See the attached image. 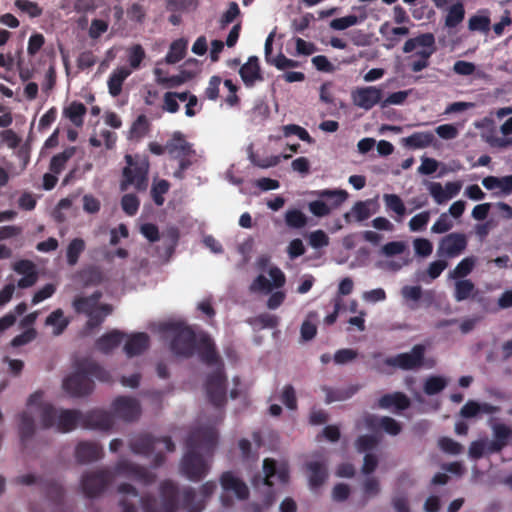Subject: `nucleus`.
<instances>
[{
	"mask_svg": "<svg viewBox=\"0 0 512 512\" xmlns=\"http://www.w3.org/2000/svg\"><path fill=\"white\" fill-rule=\"evenodd\" d=\"M126 15L129 21L136 24H143L146 20L147 9L140 3H132L126 9Z\"/></svg>",
	"mask_w": 512,
	"mask_h": 512,
	"instance_id": "de8ad7c7",
	"label": "nucleus"
},
{
	"mask_svg": "<svg viewBox=\"0 0 512 512\" xmlns=\"http://www.w3.org/2000/svg\"><path fill=\"white\" fill-rule=\"evenodd\" d=\"M281 402L290 410L297 409V398L295 389L292 385L288 384L284 386L281 394Z\"/></svg>",
	"mask_w": 512,
	"mask_h": 512,
	"instance_id": "0e129e2a",
	"label": "nucleus"
},
{
	"mask_svg": "<svg viewBox=\"0 0 512 512\" xmlns=\"http://www.w3.org/2000/svg\"><path fill=\"white\" fill-rule=\"evenodd\" d=\"M40 419L43 428L55 427L58 432L62 433L74 430L79 424L82 426V413L80 411L73 409L57 410L50 404L43 406Z\"/></svg>",
	"mask_w": 512,
	"mask_h": 512,
	"instance_id": "39448f33",
	"label": "nucleus"
},
{
	"mask_svg": "<svg viewBox=\"0 0 512 512\" xmlns=\"http://www.w3.org/2000/svg\"><path fill=\"white\" fill-rule=\"evenodd\" d=\"M101 298V291H95L87 297H76L73 300V308L77 313L91 314V312L96 311Z\"/></svg>",
	"mask_w": 512,
	"mask_h": 512,
	"instance_id": "c756f323",
	"label": "nucleus"
},
{
	"mask_svg": "<svg viewBox=\"0 0 512 512\" xmlns=\"http://www.w3.org/2000/svg\"><path fill=\"white\" fill-rule=\"evenodd\" d=\"M187 50V41L183 38L175 40L170 45L169 51L166 54L165 61L168 64H176L181 61Z\"/></svg>",
	"mask_w": 512,
	"mask_h": 512,
	"instance_id": "c9c22d12",
	"label": "nucleus"
},
{
	"mask_svg": "<svg viewBox=\"0 0 512 512\" xmlns=\"http://www.w3.org/2000/svg\"><path fill=\"white\" fill-rule=\"evenodd\" d=\"M48 498L56 505L61 506L64 503V488L57 482H49L46 488Z\"/></svg>",
	"mask_w": 512,
	"mask_h": 512,
	"instance_id": "5fc2aeb1",
	"label": "nucleus"
},
{
	"mask_svg": "<svg viewBox=\"0 0 512 512\" xmlns=\"http://www.w3.org/2000/svg\"><path fill=\"white\" fill-rule=\"evenodd\" d=\"M434 139V135L431 132H414L410 136L403 138L402 144L410 149H421L430 146Z\"/></svg>",
	"mask_w": 512,
	"mask_h": 512,
	"instance_id": "2f4dec72",
	"label": "nucleus"
},
{
	"mask_svg": "<svg viewBox=\"0 0 512 512\" xmlns=\"http://www.w3.org/2000/svg\"><path fill=\"white\" fill-rule=\"evenodd\" d=\"M357 387H351L348 390L332 389L329 387H323V391L326 393V402L332 403L335 401H342L350 398L356 391Z\"/></svg>",
	"mask_w": 512,
	"mask_h": 512,
	"instance_id": "3c124183",
	"label": "nucleus"
},
{
	"mask_svg": "<svg viewBox=\"0 0 512 512\" xmlns=\"http://www.w3.org/2000/svg\"><path fill=\"white\" fill-rule=\"evenodd\" d=\"M131 74V71L125 67L115 69L109 76L107 84L111 96L117 97L122 91L124 81Z\"/></svg>",
	"mask_w": 512,
	"mask_h": 512,
	"instance_id": "7c9ffc66",
	"label": "nucleus"
},
{
	"mask_svg": "<svg viewBox=\"0 0 512 512\" xmlns=\"http://www.w3.org/2000/svg\"><path fill=\"white\" fill-rule=\"evenodd\" d=\"M179 487L172 480L159 486V501L152 495L140 497L143 512H176L179 507Z\"/></svg>",
	"mask_w": 512,
	"mask_h": 512,
	"instance_id": "20e7f679",
	"label": "nucleus"
},
{
	"mask_svg": "<svg viewBox=\"0 0 512 512\" xmlns=\"http://www.w3.org/2000/svg\"><path fill=\"white\" fill-rule=\"evenodd\" d=\"M150 344V338L145 332H137L128 336L124 345L125 354L131 358L146 351Z\"/></svg>",
	"mask_w": 512,
	"mask_h": 512,
	"instance_id": "a878e982",
	"label": "nucleus"
},
{
	"mask_svg": "<svg viewBox=\"0 0 512 512\" xmlns=\"http://www.w3.org/2000/svg\"><path fill=\"white\" fill-rule=\"evenodd\" d=\"M169 189L170 183L165 179H160L152 184L150 194L157 206H162L164 204V195L169 191Z\"/></svg>",
	"mask_w": 512,
	"mask_h": 512,
	"instance_id": "a18cd8bd",
	"label": "nucleus"
},
{
	"mask_svg": "<svg viewBox=\"0 0 512 512\" xmlns=\"http://www.w3.org/2000/svg\"><path fill=\"white\" fill-rule=\"evenodd\" d=\"M35 421L31 414L24 411L19 414V438L21 445L24 449L28 447L29 441L33 438L35 434Z\"/></svg>",
	"mask_w": 512,
	"mask_h": 512,
	"instance_id": "cd10ccee",
	"label": "nucleus"
},
{
	"mask_svg": "<svg viewBox=\"0 0 512 512\" xmlns=\"http://www.w3.org/2000/svg\"><path fill=\"white\" fill-rule=\"evenodd\" d=\"M114 424L113 416L104 410H92L85 414L82 413V427L107 431Z\"/></svg>",
	"mask_w": 512,
	"mask_h": 512,
	"instance_id": "a211bd4d",
	"label": "nucleus"
},
{
	"mask_svg": "<svg viewBox=\"0 0 512 512\" xmlns=\"http://www.w3.org/2000/svg\"><path fill=\"white\" fill-rule=\"evenodd\" d=\"M45 324L54 327V335H60L67 328L69 321L61 309H56L46 318Z\"/></svg>",
	"mask_w": 512,
	"mask_h": 512,
	"instance_id": "a19ab883",
	"label": "nucleus"
},
{
	"mask_svg": "<svg viewBox=\"0 0 512 512\" xmlns=\"http://www.w3.org/2000/svg\"><path fill=\"white\" fill-rule=\"evenodd\" d=\"M380 428L392 436L398 435L402 430L400 423L389 416L380 417Z\"/></svg>",
	"mask_w": 512,
	"mask_h": 512,
	"instance_id": "69168bd1",
	"label": "nucleus"
},
{
	"mask_svg": "<svg viewBox=\"0 0 512 512\" xmlns=\"http://www.w3.org/2000/svg\"><path fill=\"white\" fill-rule=\"evenodd\" d=\"M263 472L264 478L261 484L266 487V491L263 493L261 503L264 505V508L269 509L276 500V494L273 489L275 481L280 484L288 483L289 470L285 465L278 467L274 459L266 458L263 461Z\"/></svg>",
	"mask_w": 512,
	"mask_h": 512,
	"instance_id": "423d86ee",
	"label": "nucleus"
},
{
	"mask_svg": "<svg viewBox=\"0 0 512 512\" xmlns=\"http://www.w3.org/2000/svg\"><path fill=\"white\" fill-rule=\"evenodd\" d=\"M269 276L272 283L264 276L258 275L250 285L252 292H265L268 293L273 287L281 288L285 284V275L278 267H272L269 270Z\"/></svg>",
	"mask_w": 512,
	"mask_h": 512,
	"instance_id": "6ab92c4d",
	"label": "nucleus"
},
{
	"mask_svg": "<svg viewBox=\"0 0 512 512\" xmlns=\"http://www.w3.org/2000/svg\"><path fill=\"white\" fill-rule=\"evenodd\" d=\"M114 471L116 474L137 480L145 485L152 484L156 479L155 474L147 468L137 465L127 459L119 460L114 467Z\"/></svg>",
	"mask_w": 512,
	"mask_h": 512,
	"instance_id": "ddd939ff",
	"label": "nucleus"
},
{
	"mask_svg": "<svg viewBox=\"0 0 512 512\" xmlns=\"http://www.w3.org/2000/svg\"><path fill=\"white\" fill-rule=\"evenodd\" d=\"M382 90L375 86L357 88L352 92L354 105L364 110L372 109L381 101Z\"/></svg>",
	"mask_w": 512,
	"mask_h": 512,
	"instance_id": "f3484780",
	"label": "nucleus"
},
{
	"mask_svg": "<svg viewBox=\"0 0 512 512\" xmlns=\"http://www.w3.org/2000/svg\"><path fill=\"white\" fill-rule=\"evenodd\" d=\"M125 336L126 334L119 330H112L99 337L96 340L95 346L99 351L107 354L119 346Z\"/></svg>",
	"mask_w": 512,
	"mask_h": 512,
	"instance_id": "c85d7f7f",
	"label": "nucleus"
},
{
	"mask_svg": "<svg viewBox=\"0 0 512 512\" xmlns=\"http://www.w3.org/2000/svg\"><path fill=\"white\" fill-rule=\"evenodd\" d=\"M196 351L200 360L209 366H223L216 351L212 339L207 334H202L196 344Z\"/></svg>",
	"mask_w": 512,
	"mask_h": 512,
	"instance_id": "aec40b11",
	"label": "nucleus"
},
{
	"mask_svg": "<svg viewBox=\"0 0 512 512\" xmlns=\"http://www.w3.org/2000/svg\"><path fill=\"white\" fill-rule=\"evenodd\" d=\"M220 483L225 491L234 492L239 500H247L249 497V489L246 483L236 477L232 472L227 471L221 475Z\"/></svg>",
	"mask_w": 512,
	"mask_h": 512,
	"instance_id": "b1692460",
	"label": "nucleus"
},
{
	"mask_svg": "<svg viewBox=\"0 0 512 512\" xmlns=\"http://www.w3.org/2000/svg\"><path fill=\"white\" fill-rule=\"evenodd\" d=\"M124 159L126 166L122 170L120 190L126 191L132 186L139 192L146 191L148 188V174L150 168L148 158L140 154H126Z\"/></svg>",
	"mask_w": 512,
	"mask_h": 512,
	"instance_id": "7ed1b4c3",
	"label": "nucleus"
},
{
	"mask_svg": "<svg viewBox=\"0 0 512 512\" xmlns=\"http://www.w3.org/2000/svg\"><path fill=\"white\" fill-rule=\"evenodd\" d=\"M383 200L386 208L393 211L399 217H403L406 214V207L400 196L397 194H384Z\"/></svg>",
	"mask_w": 512,
	"mask_h": 512,
	"instance_id": "09e8293b",
	"label": "nucleus"
},
{
	"mask_svg": "<svg viewBox=\"0 0 512 512\" xmlns=\"http://www.w3.org/2000/svg\"><path fill=\"white\" fill-rule=\"evenodd\" d=\"M239 74L246 87H253L257 81H262L258 57L250 56L248 61L240 67Z\"/></svg>",
	"mask_w": 512,
	"mask_h": 512,
	"instance_id": "393cba45",
	"label": "nucleus"
},
{
	"mask_svg": "<svg viewBox=\"0 0 512 512\" xmlns=\"http://www.w3.org/2000/svg\"><path fill=\"white\" fill-rule=\"evenodd\" d=\"M112 409L116 417L133 422L141 415V406L137 399L129 396H119L112 403Z\"/></svg>",
	"mask_w": 512,
	"mask_h": 512,
	"instance_id": "4468645a",
	"label": "nucleus"
},
{
	"mask_svg": "<svg viewBox=\"0 0 512 512\" xmlns=\"http://www.w3.org/2000/svg\"><path fill=\"white\" fill-rule=\"evenodd\" d=\"M86 112V106L78 101H73L63 110L64 116L68 118L75 126H81L83 124V117Z\"/></svg>",
	"mask_w": 512,
	"mask_h": 512,
	"instance_id": "f704fd0d",
	"label": "nucleus"
},
{
	"mask_svg": "<svg viewBox=\"0 0 512 512\" xmlns=\"http://www.w3.org/2000/svg\"><path fill=\"white\" fill-rule=\"evenodd\" d=\"M113 480L108 469H98L82 475L80 486L87 498H95L103 493Z\"/></svg>",
	"mask_w": 512,
	"mask_h": 512,
	"instance_id": "1a4fd4ad",
	"label": "nucleus"
},
{
	"mask_svg": "<svg viewBox=\"0 0 512 512\" xmlns=\"http://www.w3.org/2000/svg\"><path fill=\"white\" fill-rule=\"evenodd\" d=\"M380 442V438L377 435H361L355 441V448L358 452L371 451L377 447Z\"/></svg>",
	"mask_w": 512,
	"mask_h": 512,
	"instance_id": "603ef678",
	"label": "nucleus"
},
{
	"mask_svg": "<svg viewBox=\"0 0 512 512\" xmlns=\"http://www.w3.org/2000/svg\"><path fill=\"white\" fill-rule=\"evenodd\" d=\"M14 5L22 12L27 13L31 18H36L42 15L43 9L38 3L30 0H16Z\"/></svg>",
	"mask_w": 512,
	"mask_h": 512,
	"instance_id": "6e6d98bb",
	"label": "nucleus"
},
{
	"mask_svg": "<svg viewBox=\"0 0 512 512\" xmlns=\"http://www.w3.org/2000/svg\"><path fill=\"white\" fill-rule=\"evenodd\" d=\"M92 377L101 382L112 380L109 371L92 359H82L77 362L76 370L63 380V389L72 397H84L94 390Z\"/></svg>",
	"mask_w": 512,
	"mask_h": 512,
	"instance_id": "f03ea898",
	"label": "nucleus"
},
{
	"mask_svg": "<svg viewBox=\"0 0 512 512\" xmlns=\"http://www.w3.org/2000/svg\"><path fill=\"white\" fill-rule=\"evenodd\" d=\"M475 291L474 283L469 279H461L455 283L454 298L461 302L468 299Z\"/></svg>",
	"mask_w": 512,
	"mask_h": 512,
	"instance_id": "37998d69",
	"label": "nucleus"
},
{
	"mask_svg": "<svg viewBox=\"0 0 512 512\" xmlns=\"http://www.w3.org/2000/svg\"><path fill=\"white\" fill-rule=\"evenodd\" d=\"M84 286H96L103 282L104 274L97 266H89L80 272Z\"/></svg>",
	"mask_w": 512,
	"mask_h": 512,
	"instance_id": "ea45409f",
	"label": "nucleus"
},
{
	"mask_svg": "<svg viewBox=\"0 0 512 512\" xmlns=\"http://www.w3.org/2000/svg\"><path fill=\"white\" fill-rule=\"evenodd\" d=\"M475 266V258L474 257H466L462 259L457 266L450 272L451 278H464L468 276Z\"/></svg>",
	"mask_w": 512,
	"mask_h": 512,
	"instance_id": "8fccbe9b",
	"label": "nucleus"
},
{
	"mask_svg": "<svg viewBox=\"0 0 512 512\" xmlns=\"http://www.w3.org/2000/svg\"><path fill=\"white\" fill-rule=\"evenodd\" d=\"M438 446L443 452L451 455H458L463 450V446L460 443L449 437H441L438 440Z\"/></svg>",
	"mask_w": 512,
	"mask_h": 512,
	"instance_id": "052dcab7",
	"label": "nucleus"
},
{
	"mask_svg": "<svg viewBox=\"0 0 512 512\" xmlns=\"http://www.w3.org/2000/svg\"><path fill=\"white\" fill-rule=\"evenodd\" d=\"M311 194L330 201V205L322 200H316L309 203V211L316 217L328 216L332 209L341 206L348 198L347 191L342 189H322L313 191Z\"/></svg>",
	"mask_w": 512,
	"mask_h": 512,
	"instance_id": "6e6552de",
	"label": "nucleus"
},
{
	"mask_svg": "<svg viewBox=\"0 0 512 512\" xmlns=\"http://www.w3.org/2000/svg\"><path fill=\"white\" fill-rule=\"evenodd\" d=\"M379 406L385 409L394 406L398 410H405L410 406V400L404 393L395 392L383 395L379 399Z\"/></svg>",
	"mask_w": 512,
	"mask_h": 512,
	"instance_id": "473e14b6",
	"label": "nucleus"
},
{
	"mask_svg": "<svg viewBox=\"0 0 512 512\" xmlns=\"http://www.w3.org/2000/svg\"><path fill=\"white\" fill-rule=\"evenodd\" d=\"M167 153L173 158L190 156L194 153L192 145L186 141L185 136L180 131H175L172 137L166 142Z\"/></svg>",
	"mask_w": 512,
	"mask_h": 512,
	"instance_id": "5701e85b",
	"label": "nucleus"
},
{
	"mask_svg": "<svg viewBox=\"0 0 512 512\" xmlns=\"http://www.w3.org/2000/svg\"><path fill=\"white\" fill-rule=\"evenodd\" d=\"M226 384L227 378L223 366H219L215 371L207 375L205 381V391L209 402L221 408L226 404Z\"/></svg>",
	"mask_w": 512,
	"mask_h": 512,
	"instance_id": "9d476101",
	"label": "nucleus"
},
{
	"mask_svg": "<svg viewBox=\"0 0 512 512\" xmlns=\"http://www.w3.org/2000/svg\"><path fill=\"white\" fill-rule=\"evenodd\" d=\"M465 17V9L462 3L453 4L445 17V26L448 28H455L458 26Z\"/></svg>",
	"mask_w": 512,
	"mask_h": 512,
	"instance_id": "79ce46f5",
	"label": "nucleus"
},
{
	"mask_svg": "<svg viewBox=\"0 0 512 512\" xmlns=\"http://www.w3.org/2000/svg\"><path fill=\"white\" fill-rule=\"evenodd\" d=\"M447 385L446 380L441 376H430L424 383V392L427 395L440 393Z\"/></svg>",
	"mask_w": 512,
	"mask_h": 512,
	"instance_id": "864d4df0",
	"label": "nucleus"
},
{
	"mask_svg": "<svg viewBox=\"0 0 512 512\" xmlns=\"http://www.w3.org/2000/svg\"><path fill=\"white\" fill-rule=\"evenodd\" d=\"M359 23V18L356 15H347L340 18H335L330 22V27L334 30H345L351 26Z\"/></svg>",
	"mask_w": 512,
	"mask_h": 512,
	"instance_id": "e2e57ef3",
	"label": "nucleus"
},
{
	"mask_svg": "<svg viewBox=\"0 0 512 512\" xmlns=\"http://www.w3.org/2000/svg\"><path fill=\"white\" fill-rule=\"evenodd\" d=\"M425 356V346L416 344L412 347L410 352L400 353L393 357H388L384 360L385 365L402 370H414L423 365Z\"/></svg>",
	"mask_w": 512,
	"mask_h": 512,
	"instance_id": "f8f14e48",
	"label": "nucleus"
},
{
	"mask_svg": "<svg viewBox=\"0 0 512 512\" xmlns=\"http://www.w3.org/2000/svg\"><path fill=\"white\" fill-rule=\"evenodd\" d=\"M103 455L102 448L95 442L81 441L75 448V458L80 464L99 460Z\"/></svg>",
	"mask_w": 512,
	"mask_h": 512,
	"instance_id": "4be33fe9",
	"label": "nucleus"
},
{
	"mask_svg": "<svg viewBox=\"0 0 512 512\" xmlns=\"http://www.w3.org/2000/svg\"><path fill=\"white\" fill-rule=\"evenodd\" d=\"M86 248L85 241L82 238H74L70 241L66 250V259L69 266H75L80 255Z\"/></svg>",
	"mask_w": 512,
	"mask_h": 512,
	"instance_id": "e433bc0d",
	"label": "nucleus"
},
{
	"mask_svg": "<svg viewBox=\"0 0 512 512\" xmlns=\"http://www.w3.org/2000/svg\"><path fill=\"white\" fill-rule=\"evenodd\" d=\"M418 47H422L423 49L416 54L421 60L429 61V58L436 51L434 35L432 33H423L408 39L403 46V52L410 53Z\"/></svg>",
	"mask_w": 512,
	"mask_h": 512,
	"instance_id": "2eb2a0df",
	"label": "nucleus"
},
{
	"mask_svg": "<svg viewBox=\"0 0 512 512\" xmlns=\"http://www.w3.org/2000/svg\"><path fill=\"white\" fill-rule=\"evenodd\" d=\"M380 483L379 480L375 477H367L362 483V491L364 494V499L361 503L362 506H365L368 499L377 496L380 493Z\"/></svg>",
	"mask_w": 512,
	"mask_h": 512,
	"instance_id": "49530a36",
	"label": "nucleus"
},
{
	"mask_svg": "<svg viewBox=\"0 0 512 512\" xmlns=\"http://www.w3.org/2000/svg\"><path fill=\"white\" fill-rule=\"evenodd\" d=\"M430 219V212L423 211L415 216H413L409 221V228L413 232L423 230L428 224Z\"/></svg>",
	"mask_w": 512,
	"mask_h": 512,
	"instance_id": "338daca9",
	"label": "nucleus"
},
{
	"mask_svg": "<svg viewBox=\"0 0 512 512\" xmlns=\"http://www.w3.org/2000/svg\"><path fill=\"white\" fill-rule=\"evenodd\" d=\"M159 443L164 444L165 449L168 452H173L175 450V444L171 437L163 436L156 438L148 433H142L132 438L129 446L131 451L135 454L150 456L155 451L156 445Z\"/></svg>",
	"mask_w": 512,
	"mask_h": 512,
	"instance_id": "9b49d317",
	"label": "nucleus"
},
{
	"mask_svg": "<svg viewBox=\"0 0 512 512\" xmlns=\"http://www.w3.org/2000/svg\"><path fill=\"white\" fill-rule=\"evenodd\" d=\"M285 221L292 228H302L307 223L306 216L298 209L288 210L285 214Z\"/></svg>",
	"mask_w": 512,
	"mask_h": 512,
	"instance_id": "13d9d810",
	"label": "nucleus"
},
{
	"mask_svg": "<svg viewBox=\"0 0 512 512\" xmlns=\"http://www.w3.org/2000/svg\"><path fill=\"white\" fill-rule=\"evenodd\" d=\"M150 131V123L146 115H139L129 129V139L139 141Z\"/></svg>",
	"mask_w": 512,
	"mask_h": 512,
	"instance_id": "72a5a7b5",
	"label": "nucleus"
},
{
	"mask_svg": "<svg viewBox=\"0 0 512 512\" xmlns=\"http://www.w3.org/2000/svg\"><path fill=\"white\" fill-rule=\"evenodd\" d=\"M490 18L488 16L475 15L469 19L468 27L471 31L488 32L490 29Z\"/></svg>",
	"mask_w": 512,
	"mask_h": 512,
	"instance_id": "680f3d73",
	"label": "nucleus"
},
{
	"mask_svg": "<svg viewBox=\"0 0 512 512\" xmlns=\"http://www.w3.org/2000/svg\"><path fill=\"white\" fill-rule=\"evenodd\" d=\"M75 154V148H66L63 152L54 155L51 158L49 169L54 174H60L66 166V163Z\"/></svg>",
	"mask_w": 512,
	"mask_h": 512,
	"instance_id": "4c0bfd02",
	"label": "nucleus"
},
{
	"mask_svg": "<svg viewBox=\"0 0 512 512\" xmlns=\"http://www.w3.org/2000/svg\"><path fill=\"white\" fill-rule=\"evenodd\" d=\"M218 441L217 430L213 427L193 429L185 442L186 452L180 462L182 475L198 482L209 472V465L204 455H212Z\"/></svg>",
	"mask_w": 512,
	"mask_h": 512,
	"instance_id": "f257e3e1",
	"label": "nucleus"
},
{
	"mask_svg": "<svg viewBox=\"0 0 512 512\" xmlns=\"http://www.w3.org/2000/svg\"><path fill=\"white\" fill-rule=\"evenodd\" d=\"M482 185L490 191L498 189L499 191L494 193L496 196H508L512 193V175L503 177L487 176L483 178Z\"/></svg>",
	"mask_w": 512,
	"mask_h": 512,
	"instance_id": "bb28decb",
	"label": "nucleus"
},
{
	"mask_svg": "<svg viewBox=\"0 0 512 512\" xmlns=\"http://www.w3.org/2000/svg\"><path fill=\"white\" fill-rule=\"evenodd\" d=\"M166 330L173 333L170 349L175 355L185 358L194 355L198 339L190 327L183 326L181 323H169L166 325Z\"/></svg>",
	"mask_w": 512,
	"mask_h": 512,
	"instance_id": "0eeeda50",
	"label": "nucleus"
},
{
	"mask_svg": "<svg viewBox=\"0 0 512 512\" xmlns=\"http://www.w3.org/2000/svg\"><path fill=\"white\" fill-rule=\"evenodd\" d=\"M121 206L128 216H134L139 209L140 201L135 194L128 193L123 195L121 199Z\"/></svg>",
	"mask_w": 512,
	"mask_h": 512,
	"instance_id": "4d7b16f0",
	"label": "nucleus"
},
{
	"mask_svg": "<svg viewBox=\"0 0 512 512\" xmlns=\"http://www.w3.org/2000/svg\"><path fill=\"white\" fill-rule=\"evenodd\" d=\"M283 133L285 137L296 135L300 140L311 143L312 137L306 129L296 124H288L283 126Z\"/></svg>",
	"mask_w": 512,
	"mask_h": 512,
	"instance_id": "bf43d9fd",
	"label": "nucleus"
},
{
	"mask_svg": "<svg viewBox=\"0 0 512 512\" xmlns=\"http://www.w3.org/2000/svg\"><path fill=\"white\" fill-rule=\"evenodd\" d=\"M494 438L500 443L507 446L509 439L512 437V429L505 424H496L493 427Z\"/></svg>",
	"mask_w": 512,
	"mask_h": 512,
	"instance_id": "774afa93",
	"label": "nucleus"
},
{
	"mask_svg": "<svg viewBox=\"0 0 512 512\" xmlns=\"http://www.w3.org/2000/svg\"><path fill=\"white\" fill-rule=\"evenodd\" d=\"M195 490L187 487L182 492V505L187 512H201L205 508L204 501H196Z\"/></svg>",
	"mask_w": 512,
	"mask_h": 512,
	"instance_id": "58836bf2",
	"label": "nucleus"
},
{
	"mask_svg": "<svg viewBox=\"0 0 512 512\" xmlns=\"http://www.w3.org/2000/svg\"><path fill=\"white\" fill-rule=\"evenodd\" d=\"M308 484L311 489L321 487L328 479V467L325 461H309L305 464Z\"/></svg>",
	"mask_w": 512,
	"mask_h": 512,
	"instance_id": "412c9836",
	"label": "nucleus"
},
{
	"mask_svg": "<svg viewBox=\"0 0 512 512\" xmlns=\"http://www.w3.org/2000/svg\"><path fill=\"white\" fill-rule=\"evenodd\" d=\"M467 246L466 236L462 233H450L444 236L438 245L437 254L448 258L460 255Z\"/></svg>",
	"mask_w": 512,
	"mask_h": 512,
	"instance_id": "dca6fc26",
	"label": "nucleus"
},
{
	"mask_svg": "<svg viewBox=\"0 0 512 512\" xmlns=\"http://www.w3.org/2000/svg\"><path fill=\"white\" fill-rule=\"evenodd\" d=\"M370 210L367 202L357 201L351 209V212L344 214V219L347 223L351 222V216L353 215L355 220L362 222L370 217Z\"/></svg>",
	"mask_w": 512,
	"mask_h": 512,
	"instance_id": "c03bdc74",
	"label": "nucleus"
}]
</instances>
